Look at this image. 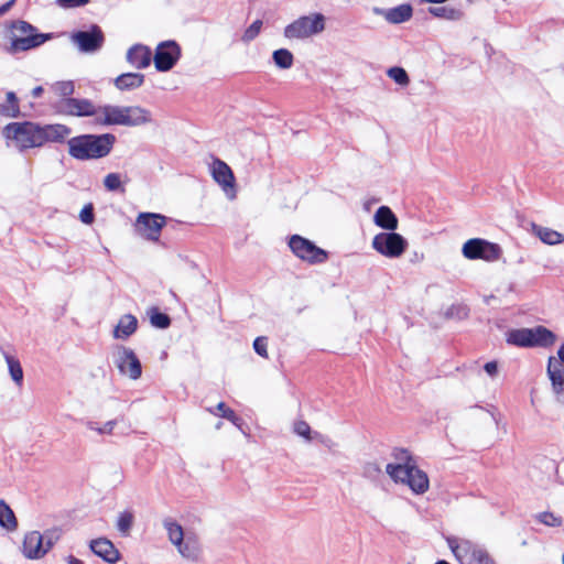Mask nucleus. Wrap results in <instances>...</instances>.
Instances as JSON below:
<instances>
[{"mask_svg": "<svg viewBox=\"0 0 564 564\" xmlns=\"http://www.w3.org/2000/svg\"><path fill=\"white\" fill-rule=\"evenodd\" d=\"M533 232L541 239L542 242L554 246L562 243L564 240V236L551 228L542 227L539 225H532Z\"/></svg>", "mask_w": 564, "mask_h": 564, "instance_id": "28", "label": "nucleus"}, {"mask_svg": "<svg viewBox=\"0 0 564 564\" xmlns=\"http://www.w3.org/2000/svg\"><path fill=\"white\" fill-rule=\"evenodd\" d=\"M268 340L265 337H257L253 341V349L254 351L261 356L267 358L268 357Z\"/></svg>", "mask_w": 564, "mask_h": 564, "instance_id": "46", "label": "nucleus"}, {"mask_svg": "<svg viewBox=\"0 0 564 564\" xmlns=\"http://www.w3.org/2000/svg\"><path fill=\"white\" fill-rule=\"evenodd\" d=\"M22 553L30 560L42 558L46 554L42 541V533L39 531L26 533L22 544Z\"/></svg>", "mask_w": 564, "mask_h": 564, "instance_id": "20", "label": "nucleus"}, {"mask_svg": "<svg viewBox=\"0 0 564 564\" xmlns=\"http://www.w3.org/2000/svg\"><path fill=\"white\" fill-rule=\"evenodd\" d=\"M52 88L62 98H73L72 95L75 91V85L72 80L56 82Z\"/></svg>", "mask_w": 564, "mask_h": 564, "instance_id": "41", "label": "nucleus"}, {"mask_svg": "<svg viewBox=\"0 0 564 564\" xmlns=\"http://www.w3.org/2000/svg\"><path fill=\"white\" fill-rule=\"evenodd\" d=\"M468 314H469V308L467 305L465 304H453L451 305L446 312H445V317L448 318V319H465L468 317Z\"/></svg>", "mask_w": 564, "mask_h": 564, "instance_id": "37", "label": "nucleus"}, {"mask_svg": "<svg viewBox=\"0 0 564 564\" xmlns=\"http://www.w3.org/2000/svg\"><path fill=\"white\" fill-rule=\"evenodd\" d=\"M462 253L469 260L495 262L500 259L502 249L498 243L486 239L471 238L463 245Z\"/></svg>", "mask_w": 564, "mask_h": 564, "instance_id": "9", "label": "nucleus"}, {"mask_svg": "<svg viewBox=\"0 0 564 564\" xmlns=\"http://www.w3.org/2000/svg\"><path fill=\"white\" fill-rule=\"evenodd\" d=\"M134 516L130 510H124L119 513L117 519V530L122 536H128L132 529Z\"/></svg>", "mask_w": 564, "mask_h": 564, "instance_id": "34", "label": "nucleus"}, {"mask_svg": "<svg viewBox=\"0 0 564 564\" xmlns=\"http://www.w3.org/2000/svg\"><path fill=\"white\" fill-rule=\"evenodd\" d=\"M66 560H67L68 564H84V562L82 560H79L73 555H68Z\"/></svg>", "mask_w": 564, "mask_h": 564, "instance_id": "54", "label": "nucleus"}, {"mask_svg": "<svg viewBox=\"0 0 564 564\" xmlns=\"http://www.w3.org/2000/svg\"><path fill=\"white\" fill-rule=\"evenodd\" d=\"M273 63L278 68L290 69L294 64V56L288 48H278L272 53Z\"/></svg>", "mask_w": 564, "mask_h": 564, "instance_id": "32", "label": "nucleus"}, {"mask_svg": "<svg viewBox=\"0 0 564 564\" xmlns=\"http://www.w3.org/2000/svg\"><path fill=\"white\" fill-rule=\"evenodd\" d=\"M79 219L89 225L94 221V207L91 204L86 205L79 213Z\"/></svg>", "mask_w": 564, "mask_h": 564, "instance_id": "47", "label": "nucleus"}, {"mask_svg": "<svg viewBox=\"0 0 564 564\" xmlns=\"http://www.w3.org/2000/svg\"><path fill=\"white\" fill-rule=\"evenodd\" d=\"M435 564H451V563H448V562H447V561H445V560H440V561H437Z\"/></svg>", "mask_w": 564, "mask_h": 564, "instance_id": "56", "label": "nucleus"}, {"mask_svg": "<svg viewBox=\"0 0 564 564\" xmlns=\"http://www.w3.org/2000/svg\"><path fill=\"white\" fill-rule=\"evenodd\" d=\"M104 186L109 192H120L124 193V186L122 183L121 174L119 173H109L104 178Z\"/></svg>", "mask_w": 564, "mask_h": 564, "instance_id": "36", "label": "nucleus"}, {"mask_svg": "<svg viewBox=\"0 0 564 564\" xmlns=\"http://www.w3.org/2000/svg\"><path fill=\"white\" fill-rule=\"evenodd\" d=\"M182 50L174 40L163 41L158 44L153 56L154 66L158 72L171 70L180 61Z\"/></svg>", "mask_w": 564, "mask_h": 564, "instance_id": "14", "label": "nucleus"}, {"mask_svg": "<svg viewBox=\"0 0 564 564\" xmlns=\"http://www.w3.org/2000/svg\"><path fill=\"white\" fill-rule=\"evenodd\" d=\"M207 411L213 415L230 421L243 434H247L243 430L242 419L238 416L232 409L228 408L225 402H219L215 408H207Z\"/></svg>", "mask_w": 564, "mask_h": 564, "instance_id": "27", "label": "nucleus"}, {"mask_svg": "<svg viewBox=\"0 0 564 564\" xmlns=\"http://www.w3.org/2000/svg\"><path fill=\"white\" fill-rule=\"evenodd\" d=\"M377 13L383 15V18L392 23L400 24L411 19L413 10L408 3H402L390 9H376Z\"/></svg>", "mask_w": 564, "mask_h": 564, "instance_id": "22", "label": "nucleus"}, {"mask_svg": "<svg viewBox=\"0 0 564 564\" xmlns=\"http://www.w3.org/2000/svg\"><path fill=\"white\" fill-rule=\"evenodd\" d=\"M69 40L78 52L84 54H94L101 50L105 43V34L97 24H91L87 30L74 31Z\"/></svg>", "mask_w": 564, "mask_h": 564, "instance_id": "11", "label": "nucleus"}, {"mask_svg": "<svg viewBox=\"0 0 564 564\" xmlns=\"http://www.w3.org/2000/svg\"><path fill=\"white\" fill-rule=\"evenodd\" d=\"M42 93H43V87L42 86H36V87H34L32 89L31 95H32L33 98H39V97H41Z\"/></svg>", "mask_w": 564, "mask_h": 564, "instance_id": "53", "label": "nucleus"}, {"mask_svg": "<svg viewBox=\"0 0 564 564\" xmlns=\"http://www.w3.org/2000/svg\"><path fill=\"white\" fill-rule=\"evenodd\" d=\"M98 115L93 119L97 127L126 126L138 127L151 122V112L140 106H98Z\"/></svg>", "mask_w": 564, "mask_h": 564, "instance_id": "4", "label": "nucleus"}, {"mask_svg": "<svg viewBox=\"0 0 564 564\" xmlns=\"http://www.w3.org/2000/svg\"><path fill=\"white\" fill-rule=\"evenodd\" d=\"M221 426H223V422H218V423L216 424V429H217V430H219Z\"/></svg>", "mask_w": 564, "mask_h": 564, "instance_id": "57", "label": "nucleus"}, {"mask_svg": "<svg viewBox=\"0 0 564 564\" xmlns=\"http://www.w3.org/2000/svg\"><path fill=\"white\" fill-rule=\"evenodd\" d=\"M429 12L436 18L449 21H456L463 17V12L459 9L452 7H431Z\"/></svg>", "mask_w": 564, "mask_h": 564, "instance_id": "33", "label": "nucleus"}, {"mask_svg": "<svg viewBox=\"0 0 564 564\" xmlns=\"http://www.w3.org/2000/svg\"><path fill=\"white\" fill-rule=\"evenodd\" d=\"M151 324L160 329L167 328L171 324V318L167 314L160 312L158 308H152L150 313Z\"/></svg>", "mask_w": 564, "mask_h": 564, "instance_id": "39", "label": "nucleus"}, {"mask_svg": "<svg viewBox=\"0 0 564 564\" xmlns=\"http://www.w3.org/2000/svg\"><path fill=\"white\" fill-rule=\"evenodd\" d=\"M387 75L400 86H408L410 83V77L403 67H390Z\"/></svg>", "mask_w": 564, "mask_h": 564, "instance_id": "38", "label": "nucleus"}, {"mask_svg": "<svg viewBox=\"0 0 564 564\" xmlns=\"http://www.w3.org/2000/svg\"><path fill=\"white\" fill-rule=\"evenodd\" d=\"M375 224L386 230L394 231L398 228V218L388 206H380L373 217Z\"/></svg>", "mask_w": 564, "mask_h": 564, "instance_id": "25", "label": "nucleus"}, {"mask_svg": "<svg viewBox=\"0 0 564 564\" xmlns=\"http://www.w3.org/2000/svg\"><path fill=\"white\" fill-rule=\"evenodd\" d=\"M91 552L109 564H116L120 560V552L113 543L106 538L94 539L89 542Z\"/></svg>", "mask_w": 564, "mask_h": 564, "instance_id": "19", "label": "nucleus"}, {"mask_svg": "<svg viewBox=\"0 0 564 564\" xmlns=\"http://www.w3.org/2000/svg\"><path fill=\"white\" fill-rule=\"evenodd\" d=\"M9 28L11 37L7 51L10 54L36 48L54 37L53 33H40L34 25L23 20L12 21Z\"/></svg>", "mask_w": 564, "mask_h": 564, "instance_id": "5", "label": "nucleus"}, {"mask_svg": "<svg viewBox=\"0 0 564 564\" xmlns=\"http://www.w3.org/2000/svg\"><path fill=\"white\" fill-rule=\"evenodd\" d=\"M535 519L540 523H542L546 527H551V528H557L563 524L562 517L555 516L553 512H550V511H543V512L538 513L535 516Z\"/></svg>", "mask_w": 564, "mask_h": 564, "instance_id": "40", "label": "nucleus"}, {"mask_svg": "<svg viewBox=\"0 0 564 564\" xmlns=\"http://www.w3.org/2000/svg\"><path fill=\"white\" fill-rule=\"evenodd\" d=\"M371 246L378 253L394 259L403 254L408 241L402 235L394 231L379 232L373 237Z\"/></svg>", "mask_w": 564, "mask_h": 564, "instance_id": "12", "label": "nucleus"}, {"mask_svg": "<svg viewBox=\"0 0 564 564\" xmlns=\"http://www.w3.org/2000/svg\"><path fill=\"white\" fill-rule=\"evenodd\" d=\"M15 3V0H9L8 2L0 6V17L7 13L11 7Z\"/></svg>", "mask_w": 564, "mask_h": 564, "instance_id": "51", "label": "nucleus"}, {"mask_svg": "<svg viewBox=\"0 0 564 564\" xmlns=\"http://www.w3.org/2000/svg\"><path fill=\"white\" fill-rule=\"evenodd\" d=\"M293 431L296 435L304 437L306 441H312V430L305 421H296L293 425Z\"/></svg>", "mask_w": 564, "mask_h": 564, "instance_id": "45", "label": "nucleus"}, {"mask_svg": "<svg viewBox=\"0 0 564 564\" xmlns=\"http://www.w3.org/2000/svg\"><path fill=\"white\" fill-rule=\"evenodd\" d=\"M325 17L322 13L302 15L284 28V36L289 40H304L323 32Z\"/></svg>", "mask_w": 564, "mask_h": 564, "instance_id": "8", "label": "nucleus"}, {"mask_svg": "<svg viewBox=\"0 0 564 564\" xmlns=\"http://www.w3.org/2000/svg\"><path fill=\"white\" fill-rule=\"evenodd\" d=\"M90 0H56V3L64 9L79 8L86 6Z\"/></svg>", "mask_w": 564, "mask_h": 564, "instance_id": "48", "label": "nucleus"}, {"mask_svg": "<svg viewBox=\"0 0 564 564\" xmlns=\"http://www.w3.org/2000/svg\"><path fill=\"white\" fill-rule=\"evenodd\" d=\"M117 424L116 420H110L105 423L104 426H98V424L94 421H87L86 427L90 431H96L98 434H111L115 426Z\"/></svg>", "mask_w": 564, "mask_h": 564, "instance_id": "44", "label": "nucleus"}, {"mask_svg": "<svg viewBox=\"0 0 564 564\" xmlns=\"http://www.w3.org/2000/svg\"><path fill=\"white\" fill-rule=\"evenodd\" d=\"M506 341L521 348H549L556 341V335L545 326L539 325L533 328L510 329L506 335Z\"/></svg>", "mask_w": 564, "mask_h": 564, "instance_id": "6", "label": "nucleus"}, {"mask_svg": "<svg viewBox=\"0 0 564 564\" xmlns=\"http://www.w3.org/2000/svg\"><path fill=\"white\" fill-rule=\"evenodd\" d=\"M0 115L8 118H18L21 115L19 99L15 93H7L6 102L0 104Z\"/></svg>", "mask_w": 564, "mask_h": 564, "instance_id": "29", "label": "nucleus"}, {"mask_svg": "<svg viewBox=\"0 0 564 564\" xmlns=\"http://www.w3.org/2000/svg\"><path fill=\"white\" fill-rule=\"evenodd\" d=\"M115 364L122 376L131 380H138L142 376V366L135 352L124 346H120L115 355Z\"/></svg>", "mask_w": 564, "mask_h": 564, "instance_id": "15", "label": "nucleus"}, {"mask_svg": "<svg viewBox=\"0 0 564 564\" xmlns=\"http://www.w3.org/2000/svg\"><path fill=\"white\" fill-rule=\"evenodd\" d=\"M151 61L152 52L143 44H134L127 52V62L137 69L147 68Z\"/></svg>", "mask_w": 564, "mask_h": 564, "instance_id": "21", "label": "nucleus"}, {"mask_svg": "<svg viewBox=\"0 0 564 564\" xmlns=\"http://www.w3.org/2000/svg\"><path fill=\"white\" fill-rule=\"evenodd\" d=\"M59 538L61 530L58 529L46 530L44 533H42V541L46 553L53 547V545L59 540Z\"/></svg>", "mask_w": 564, "mask_h": 564, "instance_id": "43", "label": "nucleus"}, {"mask_svg": "<svg viewBox=\"0 0 564 564\" xmlns=\"http://www.w3.org/2000/svg\"><path fill=\"white\" fill-rule=\"evenodd\" d=\"M0 527L13 531L18 527L14 512L4 500H0Z\"/></svg>", "mask_w": 564, "mask_h": 564, "instance_id": "31", "label": "nucleus"}, {"mask_svg": "<svg viewBox=\"0 0 564 564\" xmlns=\"http://www.w3.org/2000/svg\"><path fill=\"white\" fill-rule=\"evenodd\" d=\"M116 140L112 133L76 135L67 141L68 154L77 161L102 159L110 154Z\"/></svg>", "mask_w": 564, "mask_h": 564, "instance_id": "3", "label": "nucleus"}, {"mask_svg": "<svg viewBox=\"0 0 564 564\" xmlns=\"http://www.w3.org/2000/svg\"><path fill=\"white\" fill-rule=\"evenodd\" d=\"M448 547L459 564H496L485 546L467 539L449 536Z\"/></svg>", "mask_w": 564, "mask_h": 564, "instance_id": "7", "label": "nucleus"}, {"mask_svg": "<svg viewBox=\"0 0 564 564\" xmlns=\"http://www.w3.org/2000/svg\"><path fill=\"white\" fill-rule=\"evenodd\" d=\"M370 469H372L373 471H377L379 473L380 471V468L376 465V464H369L367 467H366V470L369 471Z\"/></svg>", "mask_w": 564, "mask_h": 564, "instance_id": "55", "label": "nucleus"}, {"mask_svg": "<svg viewBox=\"0 0 564 564\" xmlns=\"http://www.w3.org/2000/svg\"><path fill=\"white\" fill-rule=\"evenodd\" d=\"M484 370L490 376L495 377L498 372V364L497 361H488L484 366Z\"/></svg>", "mask_w": 564, "mask_h": 564, "instance_id": "49", "label": "nucleus"}, {"mask_svg": "<svg viewBox=\"0 0 564 564\" xmlns=\"http://www.w3.org/2000/svg\"><path fill=\"white\" fill-rule=\"evenodd\" d=\"M55 110L59 115L70 117H93L98 115V106L87 98H62L55 104Z\"/></svg>", "mask_w": 564, "mask_h": 564, "instance_id": "13", "label": "nucleus"}, {"mask_svg": "<svg viewBox=\"0 0 564 564\" xmlns=\"http://www.w3.org/2000/svg\"><path fill=\"white\" fill-rule=\"evenodd\" d=\"M70 133L72 129L66 124L32 121L11 122L3 129L4 137L12 140L21 152L46 143H63Z\"/></svg>", "mask_w": 564, "mask_h": 564, "instance_id": "1", "label": "nucleus"}, {"mask_svg": "<svg viewBox=\"0 0 564 564\" xmlns=\"http://www.w3.org/2000/svg\"><path fill=\"white\" fill-rule=\"evenodd\" d=\"M138 328V319L131 314L121 316L113 329V337L117 339H127L135 333Z\"/></svg>", "mask_w": 564, "mask_h": 564, "instance_id": "26", "label": "nucleus"}, {"mask_svg": "<svg viewBox=\"0 0 564 564\" xmlns=\"http://www.w3.org/2000/svg\"><path fill=\"white\" fill-rule=\"evenodd\" d=\"M4 358L12 380L18 384H21L23 380V370L20 361L8 354H4Z\"/></svg>", "mask_w": 564, "mask_h": 564, "instance_id": "35", "label": "nucleus"}, {"mask_svg": "<svg viewBox=\"0 0 564 564\" xmlns=\"http://www.w3.org/2000/svg\"><path fill=\"white\" fill-rule=\"evenodd\" d=\"M289 247L295 257L310 264L324 263L328 259L326 250L317 247L313 241L300 235L290 237Z\"/></svg>", "mask_w": 564, "mask_h": 564, "instance_id": "10", "label": "nucleus"}, {"mask_svg": "<svg viewBox=\"0 0 564 564\" xmlns=\"http://www.w3.org/2000/svg\"><path fill=\"white\" fill-rule=\"evenodd\" d=\"M312 440L318 441L326 446H329V443L332 442L329 437H327L318 432H314L312 434Z\"/></svg>", "mask_w": 564, "mask_h": 564, "instance_id": "50", "label": "nucleus"}, {"mask_svg": "<svg viewBox=\"0 0 564 564\" xmlns=\"http://www.w3.org/2000/svg\"><path fill=\"white\" fill-rule=\"evenodd\" d=\"M163 527L167 532V536L170 542L173 545H177L181 543V541L186 536L184 534L183 528L181 524H178L175 520L172 518H166L163 520Z\"/></svg>", "mask_w": 564, "mask_h": 564, "instance_id": "30", "label": "nucleus"}, {"mask_svg": "<svg viewBox=\"0 0 564 564\" xmlns=\"http://www.w3.org/2000/svg\"><path fill=\"white\" fill-rule=\"evenodd\" d=\"M557 362L564 366V343L557 349Z\"/></svg>", "mask_w": 564, "mask_h": 564, "instance_id": "52", "label": "nucleus"}, {"mask_svg": "<svg viewBox=\"0 0 564 564\" xmlns=\"http://www.w3.org/2000/svg\"><path fill=\"white\" fill-rule=\"evenodd\" d=\"M166 218L160 214L141 213L137 217L134 228L143 238L158 241Z\"/></svg>", "mask_w": 564, "mask_h": 564, "instance_id": "16", "label": "nucleus"}, {"mask_svg": "<svg viewBox=\"0 0 564 564\" xmlns=\"http://www.w3.org/2000/svg\"><path fill=\"white\" fill-rule=\"evenodd\" d=\"M546 375L551 381L555 401L564 405V366L560 365L554 356L547 359Z\"/></svg>", "mask_w": 564, "mask_h": 564, "instance_id": "18", "label": "nucleus"}, {"mask_svg": "<svg viewBox=\"0 0 564 564\" xmlns=\"http://www.w3.org/2000/svg\"><path fill=\"white\" fill-rule=\"evenodd\" d=\"M262 20L253 21L243 32L241 36V41L245 43H250L253 41L261 32L262 29Z\"/></svg>", "mask_w": 564, "mask_h": 564, "instance_id": "42", "label": "nucleus"}, {"mask_svg": "<svg viewBox=\"0 0 564 564\" xmlns=\"http://www.w3.org/2000/svg\"><path fill=\"white\" fill-rule=\"evenodd\" d=\"M145 80L142 73H123L113 79V85L118 90L129 91L140 88Z\"/></svg>", "mask_w": 564, "mask_h": 564, "instance_id": "23", "label": "nucleus"}, {"mask_svg": "<svg viewBox=\"0 0 564 564\" xmlns=\"http://www.w3.org/2000/svg\"><path fill=\"white\" fill-rule=\"evenodd\" d=\"M178 553L186 560L196 562L200 556V545L196 536L187 534L180 544L176 545Z\"/></svg>", "mask_w": 564, "mask_h": 564, "instance_id": "24", "label": "nucleus"}, {"mask_svg": "<svg viewBox=\"0 0 564 564\" xmlns=\"http://www.w3.org/2000/svg\"><path fill=\"white\" fill-rule=\"evenodd\" d=\"M210 172L214 181L223 188L227 197L236 196L235 175L230 166L218 158H214L210 165Z\"/></svg>", "mask_w": 564, "mask_h": 564, "instance_id": "17", "label": "nucleus"}, {"mask_svg": "<svg viewBox=\"0 0 564 564\" xmlns=\"http://www.w3.org/2000/svg\"><path fill=\"white\" fill-rule=\"evenodd\" d=\"M393 457L397 464H388L387 474L395 481L405 484L415 495H422L429 490L430 480L425 471L421 470L412 459L408 449L395 448Z\"/></svg>", "mask_w": 564, "mask_h": 564, "instance_id": "2", "label": "nucleus"}]
</instances>
